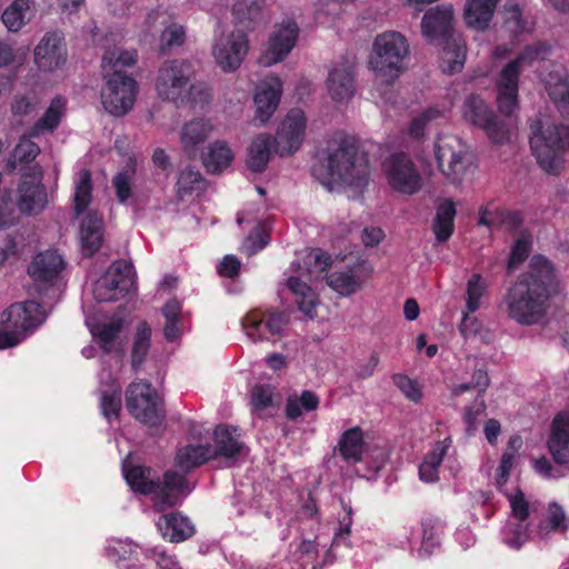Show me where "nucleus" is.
<instances>
[{
    "label": "nucleus",
    "instance_id": "25",
    "mask_svg": "<svg viewBox=\"0 0 569 569\" xmlns=\"http://www.w3.org/2000/svg\"><path fill=\"white\" fill-rule=\"evenodd\" d=\"M282 82L277 76H267L256 87L253 102L256 106L254 121L264 126L277 110L281 96Z\"/></svg>",
    "mask_w": 569,
    "mask_h": 569
},
{
    "label": "nucleus",
    "instance_id": "56",
    "mask_svg": "<svg viewBox=\"0 0 569 569\" xmlns=\"http://www.w3.org/2000/svg\"><path fill=\"white\" fill-rule=\"evenodd\" d=\"M100 407L101 412L107 420L111 421L112 419L118 418L121 408V399L119 387L113 382L109 386L108 390L101 391Z\"/></svg>",
    "mask_w": 569,
    "mask_h": 569
},
{
    "label": "nucleus",
    "instance_id": "8",
    "mask_svg": "<svg viewBox=\"0 0 569 569\" xmlns=\"http://www.w3.org/2000/svg\"><path fill=\"white\" fill-rule=\"evenodd\" d=\"M439 171L452 184L460 186L475 171L469 146L458 136L439 134L433 144Z\"/></svg>",
    "mask_w": 569,
    "mask_h": 569
},
{
    "label": "nucleus",
    "instance_id": "51",
    "mask_svg": "<svg viewBox=\"0 0 569 569\" xmlns=\"http://www.w3.org/2000/svg\"><path fill=\"white\" fill-rule=\"evenodd\" d=\"M566 515L562 508L557 503H550L545 517L537 526V536L545 538L548 535L566 529Z\"/></svg>",
    "mask_w": 569,
    "mask_h": 569
},
{
    "label": "nucleus",
    "instance_id": "42",
    "mask_svg": "<svg viewBox=\"0 0 569 569\" xmlns=\"http://www.w3.org/2000/svg\"><path fill=\"white\" fill-rule=\"evenodd\" d=\"M363 435L359 427L345 431L338 443V451L348 463L360 461L363 452Z\"/></svg>",
    "mask_w": 569,
    "mask_h": 569
},
{
    "label": "nucleus",
    "instance_id": "28",
    "mask_svg": "<svg viewBox=\"0 0 569 569\" xmlns=\"http://www.w3.org/2000/svg\"><path fill=\"white\" fill-rule=\"evenodd\" d=\"M488 291V281L479 273H473L466 286V310L463 311L460 331L463 336L476 333L478 330L477 319L469 317L482 306V300Z\"/></svg>",
    "mask_w": 569,
    "mask_h": 569
},
{
    "label": "nucleus",
    "instance_id": "3",
    "mask_svg": "<svg viewBox=\"0 0 569 569\" xmlns=\"http://www.w3.org/2000/svg\"><path fill=\"white\" fill-rule=\"evenodd\" d=\"M409 53L407 39L397 31H386L378 34L372 42V50L369 56L368 67L375 73L376 91L386 102L391 97L385 92L405 71V59Z\"/></svg>",
    "mask_w": 569,
    "mask_h": 569
},
{
    "label": "nucleus",
    "instance_id": "5",
    "mask_svg": "<svg viewBox=\"0 0 569 569\" xmlns=\"http://www.w3.org/2000/svg\"><path fill=\"white\" fill-rule=\"evenodd\" d=\"M530 148L539 167L548 174H560L569 150V127L560 123H531Z\"/></svg>",
    "mask_w": 569,
    "mask_h": 569
},
{
    "label": "nucleus",
    "instance_id": "23",
    "mask_svg": "<svg viewBox=\"0 0 569 569\" xmlns=\"http://www.w3.org/2000/svg\"><path fill=\"white\" fill-rule=\"evenodd\" d=\"M24 174L19 186L18 208L24 214H38L48 204V193L42 184V170L36 164Z\"/></svg>",
    "mask_w": 569,
    "mask_h": 569
},
{
    "label": "nucleus",
    "instance_id": "2",
    "mask_svg": "<svg viewBox=\"0 0 569 569\" xmlns=\"http://www.w3.org/2000/svg\"><path fill=\"white\" fill-rule=\"evenodd\" d=\"M312 174L329 190L340 186L362 190L368 183L369 161L353 141L343 140L327 156L326 163L313 166Z\"/></svg>",
    "mask_w": 569,
    "mask_h": 569
},
{
    "label": "nucleus",
    "instance_id": "46",
    "mask_svg": "<svg viewBox=\"0 0 569 569\" xmlns=\"http://www.w3.org/2000/svg\"><path fill=\"white\" fill-rule=\"evenodd\" d=\"M456 217V207L451 200H445L437 208L433 222V232L438 241H447L453 231V221Z\"/></svg>",
    "mask_w": 569,
    "mask_h": 569
},
{
    "label": "nucleus",
    "instance_id": "6",
    "mask_svg": "<svg viewBox=\"0 0 569 569\" xmlns=\"http://www.w3.org/2000/svg\"><path fill=\"white\" fill-rule=\"evenodd\" d=\"M452 16L451 8L437 7L423 16L421 23L422 33L429 41L441 39L446 42L440 67L447 73L461 71L466 60L465 43L450 34Z\"/></svg>",
    "mask_w": 569,
    "mask_h": 569
},
{
    "label": "nucleus",
    "instance_id": "16",
    "mask_svg": "<svg viewBox=\"0 0 569 569\" xmlns=\"http://www.w3.org/2000/svg\"><path fill=\"white\" fill-rule=\"evenodd\" d=\"M511 513L501 529L502 542L511 549L519 550L530 538V506L521 490L507 493Z\"/></svg>",
    "mask_w": 569,
    "mask_h": 569
},
{
    "label": "nucleus",
    "instance_id": "54",
    "mask_svg": "<svg viewBox=\"0 0 569 569\" xmlns=\"http://www.w3.org/2000/svg\"><path fill=\"white\" fill-rule=\"evenodd\" d=\"M553 78V76H550V80L547 81L548 93L557 108L562 113L569 114V78L557 77V81L552 82Z\"/></svg>",
    "mask_w": 569,
    "mask_h": 569
},
{
    "label": "nucleus",
    "instance_id": "32",
    "mask_svg": "<svg viewBox=\"0 0 569 569\" xmlns=\"http://www.w3.org/2000/svg\"><path fill=\"white\" fill-rule=\"evenodd\" d=\"M214 124L210 119L197 118L187 122L181 130V144L183 150L194 154L200 146L214 132Z\"/></svg>",
    "mask_w": 569,
    "mask_h": 569
},
{
    "label": "nucleus",
    "instance_id": "1",
    "mask_svg": "<svg viewBox=\"0 0 569 569\" xmlns=\"http://www.w3.org/2000/svg\"><path fill=\"white\" fill-rule=\"evenodd\" d=\"M558 273L553 263L535 254L529 270L518 277L505 298L509 317L521 325H535L547 312L549 300L558 291Z\"/></svg>",
    "mask_w": 569,
    "mask_h": 569
},
{
    "label": "nucleus",
    "instance_id": "48",
    "mask_svg": "<svg viewBox=\"0 0 569 569\" xmlns=\"http://www.w3.org/2000/svg\"><path fill=\"white\" fill-rule=\"evenodd\" d=\"M136 176V162L129 159L127 166L112 179V186L120 203H127L133 198V180Z\"/></svg>",
    "mask_w": 569,
    "mask_h": 569
},
{
    "label": "nucleus",
    "instance_id": "62",
    "mask_svg": "<svg viewBox=\"0 0 569 569\" xmlns=\"http://www.w3.org/2000/svg\"><path fill=\"white\" fill-rule=\"evenodd\" d=\"M138 546L130 540L114 539L106 548L108 558L113 562L130 558L137 552Z\"/></svg>",
    "mask_w": 569,
    "mask_h": 569
},
{
    "label": "nucleus",
    "instance_id": "27",
    "mask_svg": "<svg viewBox=\"0 0 569 569\" xmlns=\"http://www.w3.org/2000/svg\"><path fill=\"white\" fill-rule=\"evenodd\" d=\"M86 323L98 341L100 348L106 353L118 352L122 350L120 335L123 330L124 321L121 317H106L102 319H87Z\"/></svg>",
    "mask_w": 569,
    "mask_h": 569
},
{
    "label": "nucleus",
    "instance_id": "13",
    "mask_svg": "<svg viewBox=\"0 0 569 569\" xmlns=\"http://www.w3.org/2000/svg\"><path fill=\"white\" fill-rule=\"evenodd\" d=\"M126 407L137 420L150 427L159 426L163 419L162 401L147 381L129 385L126 391Z\"/></svg>",
    "mask_w": 569,
    "mask_h": 569
},
{
    "label": "nucleus",
    "instance_id": "33",
    "mask_svg": "<svg viewBox=\"0 0 569 569\" xmlns=\"http://www.w3.org/2000/svg\"><path fill=\"white\" fill-rule=\"evenodd\" d=\"M449 109L440 106H429L415 116L409 122L407 132L411 139L421 140L426 131L432 126L441 124L447 120Z\"/></svg>",
    "mask_w": 569,
    "mask_h": 569
},
{
    "label": "nucleus",
    "instance_id": "45",
    "mask_svg": "<svg viewBox=\"0 0 569 569\" xmlns=\"http://www.w3.org/2000/svg\"><path fill=\"white\" fill-rule=\"evenodd\" d=\"M360 266H355L345 271L331 272L327 278V283L330 288L342 296H349L356 292L361 286L363 280L359 277L358 271Z\"/></svg>",
    "mask_w": 569,
    "mask_h": 569
},
{
    "label": "nucleus",
    "instance_id": "49",
    "mask_svg": "<svg viewBox=\"0 0 569 569\" xmlns=\"http://www.w3.org/2000/svg\"><path fill=\"white\" fill-rule=\"evenodd\" d=\"M137 51L136 50H121L119 48H114L112 50L106 51L102 57V70L103 74H112L116 70L121 71L124 67H131L137 62Z\"/></svg>",
    "mask_w": 569,
    "mask_h": 569
},
{
    "label": "nucleus",
    "instance_id": "61",
    "mask_svg": "<svg viewBox=\"0 0 569 569\" xmlns=\"http://www.w3.org/2000/svg\"><path fill=\"white\" fill-rule=\"evenodd\" d=\"M186 31L182 26L171 23L160 36V51L167 52L174 47H179L184 42Z\"/></svg>",
    "mask_w": 569,
    "mask_h": 569
},
{
    "label": "nucleus",
    "instance_id": "63",
    "mask_svg": "<svg viewBox=\"0 0 569 569\" xmlns=\"http://www.w3.org/2000/svg\"><path fill=\"white\" fill-rule=\"evenodd\" d=\"M531 250V240L527 236H521L511 248V253L508 262V270H515L522 263Z\"/></svg>",
    "mask_w": 569,
    "mask_h": 569
},
{
    "label": "nucleus",
    "instance_id": "20",
    "mask_svg": "<svg viewBox=\"0 0 569 569\" xmlns=\"http://www.w3.org/2000/svg\"><path fill=\"white\" fill-rule=\"evenodd\" d=\"M241 326L252 341L280 339L286 333L288 319L282 312L253 309L242 318Z\"/></svg>",
    "mask_w": 569,
    "mask_h": 569
},
{
    "label": "nucleus",
    "instance_id": "9",
    "mask_svg": "<svg viewBox=\"0 0 569 569\" xmlns=\"http://www.w3.org/2000/svg\"><path fill=\"white\" fill-rule=\"evenodd\" d=\"M2 316H6V327L2 328V349L14 347L26 340L47 317L43 308L36 301L13 303Z\"/></svg>",
    "mask_w": 569,
    "mask_h": 569
},
{
    "label": "nucleus",
    "instance_id": "7",
    "mask_svg": "<svg viewBox=\"0 0 569 569\" xmlns=\"http://www.w3.org/2000/svg\"><path fill=\"white\" fill-rule=\"evenodd\" d=\"M549 48L543 43L526 47L513 60L503 66L496 77L497 104L499 111L509 117L518 108L519 76L533 62L547 57Z\"/></svg>",
    "mask_w": 569,
    "mask_h": 569
},
{
    "label": "nucleus",
    "instance_id": "24",
    "mask_svg": "<svg viewBox=\"0 0 569 569\" xmlns=\"http://www.w3.org/2000/svg\"><path fill=\"white\" fill-rule=\"evenodd\" d=\"M307 120L301 109L290 110L282 120L277 131L276 152L280 157L290 156L296 152L305 138Z\"/></svg>",
    "mask_w": 569,
    "mask_h": 569
},
{
    "label": "nucleus",
    "instance_id": "41",
    "mask_svg": "<svg viewBox=\"0 0 569 569\" xmlns=\"http://www.w3.org/2000/svg\"><path fill=\"white\" fill-rule=\"evenodd\" d=\"M322 561L319 559L318 546L315 541L303 540L289 559L283 569H319Z\"/></svg>",
    "mask_w": 569,
    "mask_h": 569
},
{
    "label": "nucleus",
    "instance_id": "39",
    "mask_svg": "<svg viewBox=\"0 0 569 569\" xmlns=\"http://www.w3.org/2000/svg\"><path fill=\"white\" fill-rule=\"evenodd\" d=\"M214 457L216 451L210 445L189 443L178 449L176 462L180 469L189 471Z\"/></svg>",
    "mask_w": 569,
    "mask_h": 569
},
{
    "label": "nucleus",
    "instance_id": "55",
    "mask_svg": "<svg viewBox=\"0 0 569 569\" xmlns=\"http://www.w3.org/2000/svg\"><path fill=\"white\" fill-rule=\"evenodd\" d=\"M263 8L262 0H237L232 6V16L239 23L256 20Z\"/></svg>",
    "mask_w": 569,
    "mask_h": 569
},
{
    "label": "nucleus",
    "instance_id": "64",
    "mask_svg": "<svg viewBox=\"0 0 569 569\" xmlns=\"http://www.w3.org/2000/svg\"><path fill=\"white\" fill-rule=\"evenodd\" d=\"M392 381L409 400L418 402L421 399L419 385L408 376L396 373L392 376Z\"/></svg>",
    "mask_w": 569,
    "mask_h": 569
},
{
    "label": "nucleus",
    "instance_id": "52",
    "mask_svg": "<svg viewBox=\"0 0 569 569\" xmlns=\"http://www.w3.org/2000/svg\"><path fill=\"white\" fill-rule=\"evenodd\" d=\"M91 174L88 170H81L74 180V211L81 214L91 202Z\"/></svg>",
    "mask_w": 569,
    "mask_h": 569
},
{
    "label": "nucleus",
    "instance_id": "58",
    "mask_svg": "<svg viewBox=\"0 0 569 569\" xmlns=\"http://www.w3.org/2000/svg\"><path fill=\"white\" fill-rule=\"evenodd\" d=\"M177 186L179 196L183 197L184 194L201 190L203 187V179L198 170L187 167L181 171Z\"/></svg>",
    "mask_w": 569,
    "mask_h": 569
},
{
    "label": "nucleus",
    "instance_id": "22",
    "mask_svg": "<svg viewBox=\"0 0 569 569\" xmlns=\"http://www.w3.org/2000/svg\"><path fill=\"white\" fill-rule=\"evenodd\" d=\"M356 58L347 56L335 62L329 69L327 90L337 102L350 100L356 91Z\"/></svg>",
    "mask_w": 569,
    "mask_h": 569
},
{
    "label": "nucleus",
    "instance_id": "12",
    "mask_svg": "<svg viewBox=\"0 0 569 569\" xmlns=\"http://www.w3.org/2000/svg\"><path fill=\"white\" fill-rule=\"evenodd\" d=\"M382 171L389 187L396 192L412 196L422 189L421 172L411 157L405 152L389 156L382 163Z\"/></svg>",
    "mask_w": 569,
    "mask_h": 569
},
{
    "label": "nucleus",
    "instance_id": "17",
    "mask_svg": "<svg viewBox=\"0 0 569 569\" xmlns=\"http://www.w3.org/2000/svg\"><path fill=\"white\" fill-rule=\"evenodd\" d=\"M104 78L107 82L101 92L104 109L114 116L126 114L133 107L137 82L118 70L112 74H104Z\"/></svg>",
    "mask_w": 569,
    "mask_h": 569
},
{
    "label": "nucleus",
    "instance_id": "53",
    "mask_svg": "<svg viewBox=\"0 0 569 569\" xmlns=\"http://www.w3.org/2000/svg\"><path fill=\"white\" fill-rule=\"evenodd\" d=\"M212 99L211 89L203 82H191L183 99L178 104H189L193 109H204Z\"/></svg>",
    "mask_w": 569,
    "mask_h": 569
},
{
    "label": "nucleus",
    "instance_id": "4",
    "mask_svg": "<svg viewBox=\"0 0 569 569\" xmlns=\"http://www.w3.org/2000/svg\"><path fill=\"white\" fill-rule=\"evenodd\" d=\"M122 471L133 491L152 495V501L158 510L176 506L188 493L184 476L176 471H167L163 481L159 482L151 477L149 468L132 465L129 458L123 461Z\"/></svg>",
    "mask_w": 569,
    "mask_h": 569
},
{
    "label": "nucleus",
    "instance_id": "18",
    "mask_svg": "<svg viewBox=\"0 0 569 569\" xmlns=\"http://www.w3.org/2000/svg\"><path fill=\"white\" fill-rule=\"evenodd\" d=\"M462 117L470 124L486 131L495 143H502L509 137V128L497 120L495 112L478 94H469L462 104Z\"/></svg>",
    "mask_w": 569,
    "mask_h": 569
},
{
    "label": "nucleus",
    "instance_id": "29",
    "mask_svg": "<svg viewBox=\"0 0 569 569\" xmlns=\"http://www.w3.org/2000/svg\"><path fill=\"white\" fill-rule=\"evenodd\" d=\"M548 448L557 463H569V411L561 412L555 417Z\"/></svg>",
    "mask_w": 569,
    "mask_h": 569
},
{
    "label": "nucleus",
    "instance_id": "44",
    "mask_svg": "<svg viewBox=\"0 0 569 569\" xmlns=\"http://www.w3.org/2000/svg\"><path fill=\"white\" fill-rule=\"evenodd\" d=\"M152 329L147 321L138 323L133 338L131 349V367L138 370L143 363L151 345Z\"/></svg>",
    "mask_w": 569,
    "mask_h": 569
},
{
    "label": "nucleus",
    "instance_id": "34",
    "mask_svg": "<svg viewBox=\"0 0 569 569\" xmlns=\"http://www.w3.org/2000/svg\"><path fill=\"white\" fill-rule=\"evenodd\" d=\"M158 530L162 537L171 542H180L194 533L190 520L180 513L163 515L157 521Z\"/></svg>",
    "mask_w": 569,
    "mask_h": 569
},
{
    "label": "nucleus",
    "instance_id": "26",
    "mask_svg": "<svg viewBox=\"0 0 569 569\" xmlns=\"http://www.w3.org/2000/svg\"><path fill=\"white\" fill-rule=\"evenodd\" d=\"M34 62L42 71H54L67 61V47L61 32H47L36 46Z\"/></svg>",
    "mask_w": 569,
    "mask_h": 569
},
{
    "label": "nucleus",
    "instance_id": "14",
    "mask_svg": "<svg viewBox=\"0 0 569 569\" xmlns=\"http://www.w3.org/2000/svg\"><path fill=\"white\" fill-rule=\"evenodd\" d=\"M193 77L192 66L186 60H168L159 68L154 88L162 100L179 103Z\"/></svg>",
    "mask_w": 569,
    "mask_h": 569
},
{
    "label": "nucleus",
    "instance_id": "15",
    "mask_svg": "<svg viewBox=\"0 0 569 569\" xmlns=\"http://www.w3.org/2000/svg\"><path fill=\"white\" fill-rule=\"evenodd\" d=\"M136 272L131 262L114 261L94 283L92 293L99 302H110L122 298L134 289Z\"/></svg>",
    "mask_w": 569,
    "mask_h": 569
},
{
    "label": "nucleus",
    "instance_id": "47",
    "mask_svg": "<svg viewBox=\"0 0 569 569\" xmlns=\"http://www.w3.org/2000/svg\"><path fill=\"white\" fill-rule=\"evenodd\" d=\"M441 523L439 520L428 518L422 521V540L417 550L419 559L430 557L440 547Z\"/></svg>",
    "mask_w": 569,
    "mask_h": 569
},
{
    "label": "nucleus",
    "instance_id": "19",
    "mask_svg": "<svg viewBox=\"0 0 569 569\" xmlns=\"http://www.w3.org/2000/svg\"><path fill=\"white\" fill-rule=\"evenodd\" d=\"M249 51V40L241 30L221 32L214 37L212 56L218 67L224 72L240 68Z\"/></svg>",
    "mask_w": 569,
    "mask_h": 569
},
{
    "label": "nucleus",
    "instance_id": "57",
    "mask_svg": "<svg viewBox=\"0 0 569 569\" xmlns=\"http://www.w3.org/2000/svg\"><path fill=\"white\" fill-rule=\"evenodd\" d=\"M28 52L27 47H11L2 43V69L8 68L14 74L26 62Z\"/></svg>",
    "mask_w": 569,
    "mask_h": 569
},
{
    "label": "nucleus",
    "instance_id": "60",
    "mask_svg": "<svg viewBox=\"0 0 569 569\" xmlns=\"http://www.w3.org/2000/svg\"><path fill=\"white\" fill-rule=\"evenodd\" d=\"M40 104V99L34 91H29L24 94L16 96L11 104L14 116H31Z\"/></svg>",
    "mask_w": 569,
    "mask_h": 569
},
{
    "label": "nucleus",
    "instance_id": "31",
    "mask_svg": "<svg viewBox=\"0 0 569 569\" xmlns=\"http://www.w3.org/2000/svg\"><path fill=\"white\" fill-rule=\"evenodd\" d=\"M63 268V260L57 251L48 250L37 254L28 268L30 277L37 282H51Z\"/></svg>",
    "mask_w": 569,
    "mask_h": 569
},
{
    "label": "nucleus",
    "instance_id": "30",
    "mask_svg": "<svg viewBox=\"0 0 569 569\" xmlns=\"http://www.w3.org/2000/svg\"><path fill=\"white\" fill-rule=\"evenodd\" d=\"M214 447L217 456H222L227 459H237L244 455L246 447L240 439L239 430L234 427L220 425L213 432Z\"/></svg>",
    "mask_w": 569,
    "mask_h": 569
},
{
    "label": "nucleus",
    "instance_id": "59",
    "mask_svg": "<svg viewBox=\"0 0 569 569\" xmlns=\"http://www.w3.org/2000/svg\"><path fill=\"white\" fill-rule=\"evenodd\" d=\"M486 416V403L481 395H479L471 406L466 407L463 413V421L466 423L467 433H473L480 420Z\"/></svg>",
    "mask_w": 569,
    "mask_h": 569
},
{
    "label": "nucleus",
    "instance_id": "11",
    "mask_svg": "<svg viewBox=\"0 0 569 569\" xmlns=\"http://www.w3.org/2000/svg\"><path fill=\"white\" fill-rule=\"evenodd\" d=\"M331 263V257L320 249H310L306 252V271L300 276H290L286 280V288L295 298L299 310L308 318L317 316L318 297L315 290L301 277L313 272H323Z\"/></svg>",
    "mask_w": 569,
    "mask_h": 569
},
{
    "label": "nucleus",
    "instance_id": "38",
    "mask_svg": "<svg viewBox=\"0 0 569 569\" xmlns=\"http://www.w3.org/2000/svg\"><path fill=\"white\" fill-rule=\"evenodd\" d=\"M499 0H468L465 6L466 23L476 29L485 30L496 11Z\"/></svg>",
    "mask_w": 569,
    "mask_h": 569
},
{
    "label": "nucleus",
    "instance_id": "37",
    "mask_svg": "<svg viewBox=\"0 0 569 569\" xmlns=\"http://www.w3.org/2000/svg\"><path fill=\"white\" fill-rule=\"evenodd\" d=\"M164 318L163 336L168 342H173L181 338L187 330V318L182 313L181 303L173 299L168 301L162 308Z\"/></svg>",
    "mask_w": 569,
    "mask_h": 569
},
{
    "label": "nucleus",
    "instance_id": "35",
    "mask_svg": "<svg viewBox=\"0 0 569 569\" xmlns=\"http://www.w3.org/2000/svg\"><path fill=\"white\" fill-rule=\"evenodd\" d=\"M276 140L267 133L256 136L247 149L246 164L252 172L264 171Z\"/></svg>",
    "mask_w": 569,
    "mask_h": 569
},
{
    "label": "nucleus",
    "instance_id": "10",
    "mask_svg": "<svg viewBox=\"0 0 569 569\" xmlns=\"http://www.w3.org/2000/svg\"><path fill=\"white\" fill-rule=\"evenodd\" d=\"M64 110L66 100L62 97L58 96L51 100L43 116L30 128L29 134L23 136L16 146L9 160V164L13 169L18 166L28 164L37 158L40 148L31 138L53 132L60 124Z\"/></svg>",
    "mask_w": 569,
    "mask_h": 569
},
{
    "label": "nucleus",
    "instance_id": "21",
    "mask_svg": "<svg viewBox=\"0 0 569 569\" xmlns=\"http://www.w3.org/2000/svg\"><path fill=\"white\" fill-rule=\"evenodd\" d=\"M299 37V27L292 19L277 23L264 46L259 62L270 67L281 62L295 48Z\"/></svg>",
    "mask_w": 569,
    "mask_h": 569
},
{
    "label": "nucleus",
    "instance_id": "36",
    "mask_svg": "<svg viewBox=\"0 0 569 569\" xmlns=\"http://www.w3.org/2000/svg\"><path fill=\"white\" fill-rule=\"evenodd\" d=\"M102 217L97 212H88L81 221L80 239L86 254L91 256L99 250L103 232H102Z\"/></svg>",
    "mask_w": 569,
    "mask_h": 569
},
{
    "label": "nucleus",
    "instance_id": "40",
    "mask_svg": "<svg viewBox=\"0 0 569 569\" xmlns=\"http://www.w3.org/2000/svg\"><path fill=\"white\" fill-rule=\"evenodd\" d=\"M450 446L451 439L446 438L437 441L426 455L419 468V477L423 482H436L439 479V468Z\"/></svg>",
    "mask_w": 569,
    "mask_h": 569
},
{
    "label": "nucleus",
    "instance_id": "43",
    "mask_svg": "<svg viewBox=\"0 0 569 569\" xmlns=\"http://www.w3.org/2000/svg\"><path fill=\"white\" fill-rule=\"evenodd\" d=\"M233 159V152L227 142L217 140L208 147L203 156V164L211 173H219L230 166Z\"/></svg>",
    "mask_w": 569,
    "mask_h": 569
},
{
    "label": "nucleus",
    "instance_id": "50",
    "mask_svg": "<svg viewBox=\"0 0 569 569\" xmlns=\"http://www.w3.org/2000/svg\"><path fill=\"white\" fill-rule=\"evenodd\" d=\"M30 19V0H14L3 12L2 23L9 31H19Z\"/></svg>",
    "mask_w": 569,
    "mask_h": 569
}]
</instances>
